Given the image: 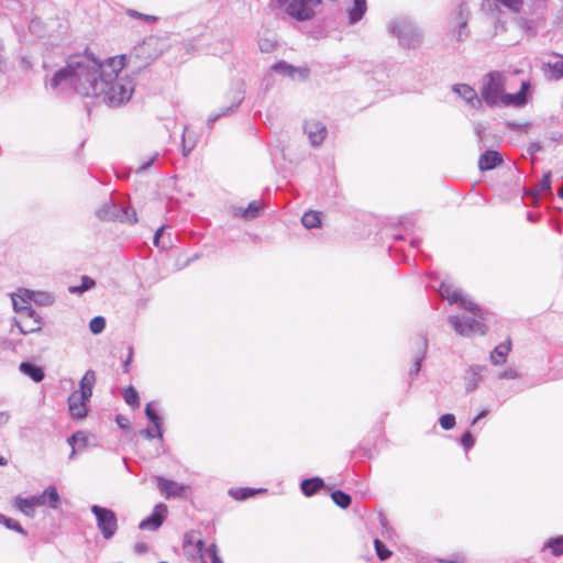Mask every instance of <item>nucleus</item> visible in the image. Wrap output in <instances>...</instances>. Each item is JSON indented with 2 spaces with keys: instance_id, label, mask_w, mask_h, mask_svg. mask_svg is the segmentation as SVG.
I'll list each match as a JSON object with an SVG mask.
<instances>
[{
  "instance_id": "obj_1",
  "label": "nucleus",
  "mask_w": 563,
  "mask_h": 563,
  "mask_svg": "<svg viewBox=\"0 0 563 563\" xmlns=\"http://www.w3.org/2000/svg\"><path fill=\"white\" fill-rule=\"evenodd\" d=\"M103 69L104 62L99 63L92 55H71L47 86L53 90H71L81 97L96 99Z\"/></svg>"
},
{
  "instance_id": "obj_2",
  "label": "nucleus",
  "mask_w": 563,
  "mask_h": 563,
  "mask_svg": "<svg viewBox=\"0 0 563 563\" xmlns=\"http://www.w3.org/2000/svg\"><path fill=\"white\" fill-rule=\"evenodd\" d=\"M125 57L115 56L104 62L96 99L110 106L126 103L135 89L134 77L125 69Z\"/></svg>"
},
{
  "instance_id": "obj_3",
  "label": "nucleus",
  "mask_w": 563,
  "mask_h": 563,
  "mask_svg": "<svg viewBox=\"0 0 563 563\" xmlns=\"http://www.w3.org/2000/svg\"><path fill=\"white\" fill-rule=\"evenodd\" d=\"M440 296L450 303H456L461 308L468 310L474 317L450 316L448 321L454 331L462 336H472L474 334H485L486 327L483 323L484 313L479 306L475 303L468 295L452 284L442 283L439 288Z\"/></svg>"
},
{
  "instance_id": "obj_4",
  "label": "nucleus",
  "mask_w": 563,
  "mask_h": 563,
  "mask_svg": "<svg viewBox=\"0 0 563 563\" xmlns=\"http://www.w3.org/2000/svg\"><path fill=\"white\" fill-rule=\"evenodd\" d=\"M505 77L503 73L492 71L485 76L484 85L482 88V98L486 103L494 106L499 101L504 104L521 106L526 102V90L529 87V82L526 80L521 81V89L516 93H504Z\"/></svg>"
},
{
  "instance_id": "obj_5",
  "label": "nucleus",
  "mask_w": 563,
  "mask_h": 563,
  "mask_svg": "<svg viewBox=\"0 0 563 563\" xmlns=\"http://www.w3.org/2000/svg\"><path fill=\"white\" fill-rule=\"evenodd\" d=\"M516 15L517 22L528 32L536 30L545 12L547 0H494Z\"/></svg>"
},
{
  "instance_id": "obj_6",
  "label": "nucleus",
  "mask_w": 563,
  "mask_h": 563,
  "mask_svg": "<svg viewBox=\"0 0 563 563\" xmlns=\"http://www.w3.org/2000/svg\"><path fill=\"white\" fill-rule=\"evenodd\" d=\"M184 552L195 563H223L214 543H207L199 532L191 531L184 538Z\"/></svg>"
},
{
  "instance_id": "obj_7",
  "label": "nucleus",
  "mask_w": 563,
  "mask_h": 563,
  "mask_svg": "<svg viewBox=\"0 0 563 563\" xmlns=\"http://www.w3.org/2000/svg\"><path fill=\"white\" fill-rule=\"evenodd\" d=\"M390 35L397 37L404 48H417L422 43V33L408 18H396L387 24Z\"/></svg>"
},
{
  "instance_id": "obj_8",
  "label": "nucleus",
  "mask_w": 563,
  "mask_h": 563,
  "mask_svg": "<svg viewBox=\"0 0 563 563\" xmlns=\"http://www.w3.org/2000/svg\"><path fill=\"white\" fill-rule=\"evenodd\" d=\"M276 2L291 18L305 21L312 18L314 8L320 4L321 0H276Z\"/></svg>"
},
{
  "instance_id": "obj_9",
  "label": "nucleus",
  "mask_w": 563,
  "mask_h": 563,
  "mask_svg": "<svg viewBox=\"0 0 563 563\" xmlns=\"http://www.w3.org/2000/svg\"><path fill=\"white\" fill-rule=\"evenodd\" d=\"M96 214L101 220H118L131 224L137 222L136 212L134 209L114 202L104 203L97 210Z\"/></svg>"
},
{
  "instance_id": "obj_10",
  "label": "nucleus",
  "mask_w": 563,
  "mask_h": 563,
  "mask_svg": "<svg viewBox=\"0 0 563 563\" xmlns=\"http://www.w3.org/2000/svg\"><path fill=\"white\" fill-rule=\"evenodd\" d=\"M91 512L96 517L97 527L102 537L107 540L111 539L118 530L115 514L111 509L98 505L91 506Z\"/></svg>"
},
{
  "instance_id": "obj_11",
  "label": "nucleus",
  "mask_w": 563,
  "mask_h": 563,
  "mask_svg": "<svg viewBox=\"0 0 563 563\" xmlns=\"http://www.w3.org/2000/svg\"><path fill=\"white\" fill-rule=\"evenodd\" d=\"M468 19L470 9L464 2L460 3L451 13V32L459 42L465 41L470 35V31L467 29Z\"/></svg>"
},
{
  "instance_id": "obj_12",
  "label": "nucleus",
  "mask_w": 563,
  "mask_h": 563,
  "mask_svg": "<svg viewBox=\"0 0 563 563\" xmlns=\"http://www.w3.org/2000/svg\"><path fill=\"white\" fill-rule=\"evenodd\" d=\"M90 398L88 395H84L80 391H73L68 399V411L73 419L81 420L84 419L88 413V402L90 401Z\"/></svg>"
},
{
  "instance_id": "obj_13",
  "label": "nucleus",
  "mask_w": 563,
  "mask_h": 563,
  "mask_svg": "<svg viewBox=\"0 0 563 563\" xmlns=\"http://www.w3.org/2000/svg\"><path fill=\"white\" fill-rule=\"evenodd\" d=\"M303 131L313 146H319L324 141L328 133L324 123L316 119L306 120Z\"/></svg>"
},
{
  "instance_id": "obj_14",
  "label": "nucleus",
  "mask_w": 563,
  "mask_h": 563,
  "mask_svg": "<svg viewBox=\"0 0 563 563\" xmlns=\"http://www.w3.org/2000/svg\"><path fill=\"white\" fill-rule=\"evenodd\" d=\"M166 515L167 507L164 504H158L154 507L152 515L140 522L139 528L155 531L163 525Z\"/></svg>"
},
{
  "instance_id": "obj_15",
  "label": "nucleus",
  "mask_w": 563,
  "mask_h": 563,
  "mask_svg": "<svg viewBox=\"0 0 563 563\" xmlns=\"http://www.w3.org/2000/svg\"><path fill=\"white\" fill-rule=\"evenodd\" d=\"M32 497L36 507L48 506L52 509H57L62 501L57 488L53 485L45 488L42 494Z\"/></svg>"
},
{
  "instance_id": "obj_16",
  "label": "nucleus",
  "mask_w": 563,
  "mask_h": 563,
  "mask_svg": "<svg viewBox=\"0 0 563 563\" xmlns=\"http://www.w3.org/2000/svg\"><path fill=\"white\" fill-rule=\"evenodd\" d=\"M157 487L166 498L180 497L187 489V486L165 477H157Z\"/></svg>"
},
{
  "instance_id": "obj_17",
  "label": "nucleus",
  "mask_w": 563,
  "mask_h": 563,
  "mask_svg": "<svg viewBox=\"0 0 563 563\" xmlns=\"http://www.w3.org/2000/svg\"><path fill=\"white\" fill-rule=\"evenodd\" d=\"M453 91L464 99L472 108H478L482 106V100L471 86L457 84L453 86Z\"/></svg>"
},
{
  "instance_id": "obj_18",
  "label": "nucleus",
  "mask_w": 563,
  "mask_h": 563,
  "mask_svg": "<svg viewBox=\"0 0 563 563\" xmlns=\"http://www.w3.org/2000/svg\"><path fill=\"white\" fill-rule=\"evenodd\" d=\"M484 369V366L476 365L472 366L468 371H466L464 376L466 391H473L478 387L482 380V373Z\"/></svg>"
},
{
  "instance_id": "obj_19",
  "label": "nucleus",
  "mask_w": 563,
  "mask_h": 563,
  "mask_svg": "<svg viewBox=\"0 0 563 563\" xmlns=\"http://www.w3.org/2000/svg\"><path fill=\"white\" fill-rule=\"evenodd\" d=\"M503 163L500 154L496 151H487L481 155L478 167L481 170H490Z\"/></svg>"
},
{
  "instance_id": "obj_20",
  "label": "nucleus",
  "mask_w": 563,
  "mask_h": 563,
  "mask_svg": "<svg viewBox=\"0 0 563 563\" xmlns=\"http://www.w3.org/2000/svg\"><path fill=\"white\" fill-rule=\"evenodd\" d=\"M23 294L38 306H52L55 297L47 291L23 289Z\"/></svg>"
},
{
  "instance_id": "obj_21",
  "label": "nucleus",
  "mask_w": 563,
  "mask_h": 563,
  "mask_svg": "<svg viewBox=\"0 0 563 563\" xmlns=\"http://www.w3.org/2000/svg\"><path fill=\"white\" fill-rule=\"evenodd\" d=\"M13 506L29 518H33L35 516L36 506L32 496L27 498L21 496L14 497Z\"/></svg>"
},
{
  "instance_id": "obj_22",
  "label": "nucleus",
  "mask_w": 563,
  "mask_h": 563,
  "mask_svg": "<svg viewBox=\"0 0 563 563\" xmlns=\"http://www.w3.org/2000/svg\"><path fill=\"white\" fill-rule=\"evenodd\" d=\"M511 350L510 341L503 342L498 344L494 351L490 353V362L494 365H500L506 362L507 355Z\"/></svg>"
},
{
  "instance_id": "obj_23",
  "label": "nucleus",
  "mask_w": 563,
  "mask_h": 563,
  "mask_svg": "<svg viewBox=\"0 0 563 563\" xmlns=\"http://www.w3.org/2000/svg\"><path fill=\"white\" fill-rule=\"evenodd\" d=\"M20 371L24 375H27L30 378H32L36 383L43 380V378L45 376L42 367L34 365L32 363H29V362H22L20 364Z\"/></svg>"
},
{
  "instance_id": "obj_24",
  "label": "nucleus",
  "mask_w": 563,
  "mask_h": 563,
  "mask_svg": "<svg viewBox=\"0 0 563 563\" xmlns=\"http://www.w3.org/2000/svg\"><path fill=\"white\" fill-rule=\"evenodd\" d=\"M96 379V373L92 369L87 371L80 379L79 389L77 391L91 397Z\"/></svg>"
},
{
  "instance_id": "obj_25",
  "label": "nucleus",
  "mask_w": 563,
  "mask_h": 563,
  "mask_svg": "<svg viewBox=\"0 0 563 563\" xmlns=\"http://www.w3.org/2000/svg\"><path fill=\"white\" fill-rule=\"evenodd\" d=\"M366 11V0H353V8L349 10L351 23L358 22Z\"/></svg>"
},
{
  "instance_id": "obj_26",
  "label": "nucleus",
  "mask_w": 563,
  "mask_h": 563,
  "mask_svg": "<svg viewBox=\"0 0 563 563\" xmlns=\"http://www.w3.org/2000/svg\"><path fill=\"white\" fill-rule=\"evenodd\" d=\"M323 486V481L320 477H312L301 482V490L306 496H312L318 489Z\"/></svg>"
},
{
  "instance_id": "obj_27",
  "label": "nucleus",
  "mask_w": 563,
  "mask_h": 563,
  "mask_svg": "<svg viewBox=\"0 0 563 563\" xmlns=\"http://www.w3.org/2000/svg\"><path fill=\"white\" fill-rule=\"evenodd\" d=\"M13 309L20 313V320H30L38 318L36 312L30 307V305H20L18 298H13Z\"/></svg>"
},
{
  "instance_id": "obj_28",
  "label": "nucleus",
  "mask_w": 563,
  "mask_h": 563,
  "mask_svg": "<svg viewBox=\"0 0 563 563\" xmlns=\"http://www.w3.org/2000/svg\"><path fill=\"white\" fill-rule=\"evenodd\" d=\"M145 415L148 418V420L154 424L156 432H157V438L163 439L162 419L157 415V412L153 409L152 402L146 405Z\"/></svg>"
},
{
  "instance_id": "obj_29",
  "label": "nucleus",
  "mask_w": 563,
  "mask_h": 563,
  "mask_svg": "<svg viewBox=\"0 0 563 563\" xmlns=\"http://www.w3.org/2000/svg\"><path fill=\"white\" fill-rule=\"evenodd\" d=\"M301 222L307 229L318 228L321 224V214L318 211H308L303 213Z\"/></svg>"
},
{
  "instance_id": "obj_30",
  "label": "nucleus",
  "mask_w": 563,
  "mask_h": 563,
  "mask_svg": "<svg viewBox=\"0 0 563 563\" xmlns=\"http://www.w3.org/2000/svg\"><path fill=\"white\" fill-rule=\"evenodd\" d=\"M18 327L21 333L27 334L37 332L41 330V321L38 318L30 319V320H20L18 322Z\"/></svg>"
},
{
  "instance_id": "obj_31",
  "label": "nucleus",
  "mask_w": 563,
  "mask_h": 563,
  "mask_svg": "<svg viewBox=\"0 0 563 563\" xmlns=\"http://www.w3.org/2000/svg\"><path fill=\"white\" fill-rule=\"evenodd\" d=\"M551 177H552V173L547 172L543 175L542 179L539 181L537 191L532 192V195L533 196L552 195Z\"/></svg>"
},
{
  "instance_id": "obj_32",
  "label": "nucleus",
  "mask_w": 563,
  "mask_h": 563,
  "mask_svg": "<svg viewBox=\"0 0 563 563\" xmlns=\"http://www.w3.org/2000/svg\"><path fill=\"white\" fill-rule=\"evenodd\" d=\"M544 549H550L552 554L560 556L563 554V536L552 538L547 541Z\"/></svg>"
},
{
  "instance_id": "obj_33",
  "label": "nucleus",
  "mask_w": 563,
  "mask_h": 563,
  "mask_svg": "<svg viewBox=\"0 0 563 563\" xmlns=\"http://www.w3.org/2000/svg\"><path fill=\"white\" fill-rule=\"evenodd\" d=\"M333 503L340 508L346 509L351 505V496L342 490H335L331 494Z\"/></svg>"
},
{
  "instance_id": "obj_34",
  "label": "nucleus",
  "mask_w": 563,
  "mask_h": 563,
  "mask_svg": "<svg viewBox=\"0 0 563 563\" xmlns=\"http://www.w3.org/2000/svg\"><path fill=\"white\" fill-rule=\"evenodd\" d=\"M96 285L95 280L88 276H82L81 277V283L79 286H71L69 287V291L71 294H82L91 288H93Z\"/></svg>"
},
{
  "instance_id": "obj_35",
  "label": "nucleus",
  "mask_w": 563,
  "mask_h": 563,
  "mask_svg": "<svg viewBox=\"0 0 563 563\" xmlns=\"http://www.w3.org/2000/svg\"><path fill=\"white\" fill-rule=\"evenodd\" d=\"M123 398L124 401L133 408H137L140 406L139 394L132 386L124 390Z\"/></svg>"
},
{
  "instance_id": "obj_36",
  "label": "nucleus",
  "mask_w": 563,
  "mask_h": 563,
  "mask_svg": "<svg viewBox=\"0 0 563 563\" xmlns=\"http://www.w3.org/2000/svg\"><path fill=\"white\" fill-rule=\"evenodd\" d=\"M106 328V320L103 317H95L89 323V329L93 334L101 333Z\"/></svg>"
},
{
  "instance_id": "obj_37",
  "label": "nucleus",
  "mask_w": 563,
  "mask_h": 563,
  "mask_svg": "<svg viewBox=\"0 0 563 563\" xmlns=\"http://www.w3.org/2000/svg\"><path fill=\"white\" fill-rule=\"evenodd\" d=\"M374 547L376 554L380 560L384 561L390 558L391 552L385 547V544L379 539L374 540Z\"/></svg>"
},
{
  "instance_id": "obj_38",
  "label": "nucleus",
  "mask_w": 563,
  "mask_h": 563,
  "mask_svg": "<svg viewBox=\"0 0 563 563\" xmlns=\"http://www.w3.org/2000/svg\"><path fill=\"white\" fill-rule=\"evenodd\" d=\"M442 429L451 430L455 427V417L452 413L442 415L439 419Z\"/></svg>"
},
{
  "instance_id": "obj_39",
  "label": "nucleus",
  "mask_w": 563,
  "mask_h": 563,
  "mask_svg": "<svg viewBox=\"0 0 563 563\" xmlns=\"http://www.w3.org/2000/svg\"><path fill=\"white\" fill-rule=\"evenodd\" d=\"M187 131L188 130L185 126L184 131H183V154H184V156H188L195 147V141H191V140L187 139V136H186Z\"/></svg>"
},
{
  "instance_id": "obj_40",
  "label": "nucleus",
  "mask_w": 563,
  "mask_h": 563,
  "mask_svg": "<svg viewBox=\"0 0 563 563\" xmlns=\"http://www.w3.org/2000/svg\"><path fill=\"white\" fill-rule=\"evenodd\" d=\"M4 526L10 529V530H14L23 536L26 534V531L23 529V527L16 521V520H13L11 518H8V520L5 521Z\"/></svg>"
},
{
  "instance_id": "obj_41",
  "label": "nucleus",
  "mask_w": 563,
  "mask_h": 563,
  "mask_svg": "<svg viewBox=\"0 0 563 563\" xmlns=\"http://www.w3.org/2000/svg\"><path fill=\"white\" fill-rule=\"evenodd\" d=\"M263 206L260 201L249 202V218H255L260 214Z\"/></svg>"
},
{
  "instance_id": "obj_42",
  "label": "nucleus",
  "mask_w": 563,
  "mask_h": 563,
  "mask_svg": "<svg viewBox=\"0 0 563 563\" xmlns=\"http://www.w3.org/2000/svg\"><path fill=\"white\" fill-rule=\"evenodd\" d=\"M229 494L236 500H245L246 499V487L241 488H232L229 490Z\"/></svg>"
},
{
  "instance_id": "obj_43",
  "label": "nucleus",
  "mask_w": 563,
  "mask_h": 563,
  "mask_svg": "<svg viewBox=\"0 0 563 563\" xmlns=\"http://www.w3.org/2000/svg\"><path fill=\"white\" fill-rule=\"evenodd\" d=\"M158 157V153H154L147 161L143 162L136 169L137 174L145 172Z\"/></svg>"
},
{
  "instance_id": "obj_44",
  "label": "nucleus",
  "mask_w": 563,
  "mask_h": 563,
  "mask_svg": "<svg viewBox=\"0 0 563 563\" xmlns=\"http://www.w3.org/2000/svg\"><path fill=\"white\" fill-rule=\"evenodd\" d=\"M548 67L556 73L555 78H563V59L555 62L554 64H548Z\"/></svg>"
},
{
  "instance_id": "obj_45",
  "label": "nucleus",
  "mask_w": 563,
  "mask_h": 563,
  "mask_svg": "<svg viewBox=\"0 0 563 563\" xmlns=\"http://www.w3.org/2000/svg\"><path fill=\"white\" fill-rule=\"evenodd\" d=\"M519 373L514 368H507L499 374V379H517Z\"/></svg>"
},
{
  "instance_id": "obj_46",
  "label": "nucleus",
  "mask_w": 563,
  "mask_h": 563,
  "mask_svg": "<svg viewBox=\"0 0 563 563\" xmlns=\"http://www.w3.org/2000/svg\"><path fill=\"white\" fill-rule=\"evenodd\" d=\"M230 212L233 218H241V219L246 218V208H244V207L232 206V207H230Z\"/></svg>"
},
{
  "instance_id": "obj_47",
  "label": "nucleus",
  "mask_w": 563,
  "mask_h": 563,
  "mask_svg": "<svg viewBox=\"0 0 563 563\" xmlns=\"http://www.w3.org/2000/svg\"><path fill=\"white\" fill-rule=\"evenodd\" d=\"M164 229H165V227H161L156 230L153 242H154V245L157 247L161 246L162 249H167L169 246V244L163 243V245H161V238L164 232Z\"/></svg>"
},
{
  "instance_id": "obj_48",
  "label": "nucleus",
  "mask_w": 563,
  "mask_h": 563,
  "mask_svg": "<svg viewBox=\"0 0 563 563\" xmlns=\"http://www.w3.org/2000/svg\"><path fill=\"white\" fill-rule=\"evenodd\" d=\"M474 438L470 432L464 433L461 439V443L465 450H470L474 445Z\"/></svg>"
},
{
  "instance_id": "obj_49",
  "label": "nucleus",
  "mask_w": 563,
  "mask_h": 563,
  "mask_svg": "<svg viewBox=\"0 0 563 563\" xmlns=\"http://www.w3.org/2000/svg\"><path fill=\"white\" fill-rule=\"evenodd\" d=\"M273 69H275L276 71L287 73L288 75L294 76L292 75L294 68L286 63H278L273 66Z\"/></svg>"
},
{
  "instance_id": "obj_50",
  "label": "nucleus",
  "mask_w": 563,
  "mask_h": 563,
  "mask_svg": "<svg viewBox=\"0 0 563 563\" xmlns=\"http://www.w3.org/2000/svg\"><path fill=\"white\" fill-rule=\"evenodd\" d=\"M85 435L81 433V432H77L75 434H73L69 439H68V443L74 446L76 443L78 442H82L85 444Z\"/></svg>"
},
{
  "instance_id": "obj_51",
  "label": "nucleus",
  "mask_w": 563,
  "mask_h": 563,
  "mask_svg": "<svg viewBox=\"0 0 563 563\" xmlns=\"http://www.w3.org/2000/svg\"><path fill=\"white\" fill-rule=\"evenodd\" d=\"M13 298H18V300L20 301V305H29V302L32 301L30 298H27L23 294V290H20L19 294L12 295V299Z\"/></svg>"
},
{
  "instance_id": "obj_52",
  "label": "nucleus",
  "mask_w": 563,
  "mask_h": 563,
  "mask_svg": "<svg viewBox=\"0 0 563 563\" xmlns=\"http://www.w3.org/2000/svg\"><path fill=\"white\" fill-rule=\"evenodd\" d=\"M423 360V356H420L418 358H416L415 361V364L412 366V368L410 369V375H418L419 371H420V367H421V362Z\"/></svg>"
},
{
  "instance_id": "obj_53",
  "label": "nucleus",
  "mask_w": 563,
  "mask_h": 563,
  "mask_svg": "<svg viewBox=\"0 0 563 563\" xmlns=\"http://www.w3.org/2000/svg\"><path fill=\"white\" fill-rule=\"evenodd\" d=\"M141 434L144 435L146 439L152 440L157 437L156 429H143L141 431Z\"/></svg>"
},
{
  "instance_id": "obj_54",
  "label": "nucleus",
  "mask_w": 563,
  "mask_h": 563,
  "mask_svg": "<svg viewBox=\"0 0 563 563\" xmlns=\"http://www.w3.org/2000/svg\"><path fill=\"white\" fill-rule=\"evenodd\" d=\"M129 14H130L131 16L142 18V19H145V20H147V21H154V20H155V18H154V16H152V15H145V14L139 13V12L133 11V10H130V11H129Z\"/></svg>"
},
{
  "instance_id": "obj_55",
  "label": "nucleus",
  "mask_w": 563,
  "mask_h": 563,
  "mask_svg": "<svg viewBox=\"0 0 563 563\" xmlns=\"http://www.w3.org/2000/svg\"><path fill=\"white\" fill-rule=\"evenodd\" d=\"M231 110H232V108H228L225 111H223V112H221V113H219V114H217V115H212V117H210V118L208 119V125H209V126H211V125H212V123H213L218 118H220L221 115L227 114V113H228L229 111H231Z\"/></svg>"
},
{
  "instance_id": "obj_56",
  "label": "nucleus",
  "mask_w": 563,
  "mask_h": 563,
  "mask_svg": "<svg viewBox=\"0 0 563 563\" xmlns=\"http://www.w3.org/2000/svg\"><path fill=\"white\" fill-rule=\"evenodd\" d=\"M147 549H148V547L146 543L141 542V543L135 544V552H137V553H145L147 551Z\"/></svg>"
},
{
  "instance_id": "obj_57",
  "label": "nucleus",
  "mask_w": 563,
  "mask_h": 563,
  "mask_svg": "<svg viewBox=\"0 0 563 563\" xmlns=\"http://www.w3.org/2000/svg\"><path fill=\"white\" fill-rule=\"evenodd\" d=\"M488 415V410L481 411L472 421V424L477 423L482 418L486 417Z\"/></svg>"
},
{
  "instance_id": "obj_58",
  "label": "nucleus",
  "mask_w": 563,
  "mask_h": 563,
  "mask_svg": "<svg viewBox=\"0 0 563 563\" xmlns=\"http://www.w3.org/2000/svg\"><path fill=\"white\" fill-rule=\"evenodd\" d=\"M117 422L118 424L121 427V428H128L129 427V421L128 419L123 418V417H118L117 418Z\"/></svg>"
},
{
  "instance_id": "obj_59",
  "label": "nucleus",
  "mask_w": 563,
  "mask_h": 563,
  "mask_svg": "<svg viewBox=\"0 0 563 563\" xmlns=\"http://www.w3.org/2000/svg\"><path fill=\"white\" fill-rule=\"evenodd\" d=\"M260 47L262 51L268 52L273 47V44L267 41H264L260 44Z\"/></svg>"
},
{
  "instance_id": "obj_60",
  "label": "nucleus",
  "mask_w": 563,
  "mask_h": 563,
  "mask_svg": "<svg viewBox=\"0 0 563 563\" xmlns=\"http://www.w3.org/2000/svg\"><path fill=\"white\" fill-rule=\"evenodd\" d=\"M558 26L563 29V11H560L556 15Z\"/></svg>"
},
{
  "instance_id": "obj_61",
  "label": "nucleus",
  "mask_w": 563,
  "mask_h": 563,
  "mask_svg": "<svg viewBox=\"0 0 563 563\" xmlns=\"http://www.w3.org/2000/svg\"><path fill=\"white\" fill-rule=\"evenodd\" d=\"M9 415L7 412H0V424H5L9 421Z\"/></svg>"
},
{
  "instance_id": "obj_62",
  "label": "nucleus",
  "mask_w": 563,
  "mask_h": 563,
  "mask_svg": "<svg viewBox=\"0 0 563 563\" xmlns=\"http://www.w3.org/2000/svg\"><path fill=\"white\" fill-rule=\"evenodd\" d=\"M132 360V350H130V353H129V356H128V360L125 361L124 365H123V369L124 372H128L129 371V364Z\"/></svg>"
},
{
  "instance_id": "obj_63",
  "label": "nucleus",
  "mask_w": 563,
  "mask_h": 563,
  "mask_svg": "<svg viewBox=\"0 0 563 563\" xmlns=\"http://www.w3.org/2000/svg\"><path fill=\"white\" fill-rule=\"evenodd\" d=\"M7 464H8V460L5 457H3V456H0V465L4 466Z\"/></svg>"
},
{
  "instance_id": "obj_64",
  "label": "nucleus",
  "mask_w": 563,
  "mask_h": 563,
  "mask_svg": "<svg viewBox=\"0 0 563 563\" xmlns=\"http://www.w3.org/2000/svg\"><path fill=\"white\" fill-rule=\"evenodd\" d=\"M7 520H8V517H5L4 515L0 514V523L4 525Z\"/></svg>"
}]
</instances>
